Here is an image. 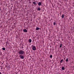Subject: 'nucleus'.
Segmentation results:
<instances>
[{"label": "nucleus", "mask_w": 74, "mask_h": 74, "mask_svg": "<svg viewBox=\"0 0 74 74\" xmlns=\"http://www.w3.org/2000/svg\"><path fill=\"white\" fill-rule=\"evenodd\" d=\"M50 57V58H52V55H51Z\"/></svg>", "instance_id": "nucleus-16"}, {"label": "nucleus", "mask_w": 74, "mask_h": 74, "mask_svg": "<svg viewBox=\"0 0 74 74\" xmlns=\"http://www.w3.org/2000/svg\"><path fill=\"white\" fill-rule=\"evenodd\" d=\"M0 74H2V73H1V72H0Z\"/></svg>", "instance_id": "nucleus-18"}, {"label": "nucleus", "mask_w": 74, "mask_h": 74, "mask_svg": "<svg viewBox=\"0 0 74 74\" xmlns=\"http://www.w3.org/2000/svg\"><path fill=\"white\" fill-rule=\"evenodd\" d=\"M19 56L20 58L22 59H24V56H23L22 55H19Z\"/></svg>", "instance_id": "nucleus-2"}, {"label": "nucleus", "mask_w": 74, "mask_h": 74, "mask_svg": "<svg viewBox=\"0 0 74 74\" xmlns=\"http://www.w3.org/2000/svg\"><path fill=\"white\" fill-rule=\"evenodd\" d=\"M65 61L66 62H69V60H68V58H67L66 59Z\"/></svg>", "instance_id": "nucleus-11"}, {"label": "nucleus", "mask_w": 74, "mask_h": 74, "mask_svg": "<svg viewBox=\"0 0 74 74\" xmlns=\"http://www.w3.org/2000/svg\"><path fill=\"white\" fill-rule=\"evenodd\" d=\"M6 14H5V15H6Z\"/></svg>", "instance_id": "nucleus-20"}, {"label": "nucleus", "mask_w": 74, "mask_h": 74, "mask_svg": "<svg viewBox=\"0 0 74 74\" xmlns=\"http://www.w3.org/2000/svg\"><path fill=\"white\" fill-rule=\"evenodd\" d=\"M2 49L3 50V51H4L5 50V47H3L2 48Z\"/></svg>", "instance_id": "nucleus-13"}, {"label": "nucleus", "mask_w": 74, "mask_h": 74, "mask_svg": "<svg viewBox=\"0 0 74 74\" xmlns=\"http://www.w3.org/2000/svg\"><path fill=\"white\" fill-rule=\"evenodd\" d=\"M64 14H63V15H62V19H63V18H64Z\"/></svg>", "instance_id": "nucleus-7"}, {"label": "nucleus", "mask_w": 74, "mask_h": 74, "mask_svg": "<svg viewBox=\"0 0 74 74\" xmlns=\"http://www.w3.org/2000/svg\"><path fill=\"white\" fill-rule=\"evenodd\" d=\"M28 41L29 43H30L31 42H32V39H29L28 40Z\"/></svg>", "instance_id": "nucleus-6"}, {"label": "nucleus", "mask_w": 74, "mask_h": 74, "mask_svg": "<svg viewBox=\"0 0 74 74\" xmlns=\"http://www.w3.org/2000/svg\"><path fill=\"white\" fill-rule=\"evenodd\" d=\"M62 70H64V69H65L64 67L63 66L62 68Z\"/></svg>", "instance_id": "nucleus-12"}, {"label": "nucleus", "mask_w": 74, "mask_h": 74, "mask_svg": "<svg viewBox=\"0 0 74 74\" xmlns=\"http://www.w3.org/2000/svg\"><path fill=\"white\" fill-rule=\"evenodd\" d=\"M1 10V9L0 8V11Z\"/></svg>", "instance_id": "nucleus-19"}, {"label": "nucleus", "mask_w": 74, "mask_h": 74, "mask_svg": "<svg viewBox=\"0 0 74 74\" xmlns=\"http://www.w3.org/2000/svg\"><path fill=\"white\" fill-rule=\"evenodd\" d=\"M37 10H38V11H40L41 10V9L40 8H38Z\"/></svg>", "instance_id": "nucleus-10"}, {"label": "nucleus", "mask_w": 74, "mask_h": 74, "mask_svg": "<svg viewBox=\"0 0 74 74\" xmlns=\"http://www.w3.org/2000/svg\"><path fill=\"white\" fill-rule=\"evenodd\" d=\"M63 59H62V60H61L60 61V62L61 63H62V62H63Z\"/></svg>", "instance_id": "nucleus-15"}, {"label": "nucleus", "mask_w": 74, "mask_h": 74, "mask_svg": "<svg viewBox=\"0 0 74 74\" xmlns=\"http://www.w3.org/2000/svg\"><path fill=\"white\" fill-rule=\"evenodd\" d=\"M32 49L34 51H35L36 49V47L35 46H34L32 47Z\"/></svg>", "instance_id": "nucleus-3"}, {"label": "nucleus", "mask_w": 74, "mask_h": 74, "mask_svg": "<svg viewBox=\"0 0 74 74\" xmlns=\"http://www.w3.org/2000/svg\"><path fill=\"white\" fill-rule=\"evenodd\" d=\"M62 44H60V48H61L62 47Z\"/></svg>", "instance_id": "nucleus-14"}, {"label": "nucleus", "mask_w": 74, "mask_h": 74, "mask_svg": "<svg viewBox=\"0 0 74 74\" xmlns=\"http://www.w3.org/2000/svg\"><path fill=\"white\" fill-rule=\"evenodd\" d=\"M53 25H56V23H55V22H54Z\"/></svg>", "instance_id": "nucleus-17"}, {"label": "nucleus", "mask_w": 74, "mask_h": 74, "mask_svg": "<svg viewBox=\"0 0 74 74\" xmlns=\"http://www.w3.org/2000/svg\"><path fill=\"white\" fill-rule=\"evenodd\" d=\"M23 31L24 32H25V33L27 32V30L26 29H23Z\"/></svg>", "instance_id": "nucleus-4"}, {"label": "nucleus", "mask_w": 74, "mask_h": 74, "mask_svg": "<svg viewBox=\"0 0 74 74\" xmlns=\"http://www.w3.org/2000/svg\"><path fill=\"white\" fill-rule=\"evenodd\" d=\"M33 4H34L35 5H36V3L35 1H34L33 2Z\"/></svg>", "instance_id": "nucleus-9"}, {"label": "nucleus", "mask_w": 74, "mask_h": 74, "mask_svg": "<svg viewBox=\"0 0 74 74\" xmlns=\"http://www.w3.org/2000/svg\"><path fill=\"white\" fill-rule=\"evenodd\" d=\"M40 29V28L37 27L36 29V30H38Z\"/></svg>", "instance_id": "nucleus-8"}, {"label": "nucleus", "mask_w": 74, "mask_h": 74, "mask_svg": "<svg viewBox=\"0 0 74 74\" xmlns=\"http://www.w3.org/2000/svg\"><path fill=\"white\" fill-rule=\"evenodd\" d=\"M18 53L19 55H23L25 53V52L22 50H20L18 51Z\"/></svg>", "instance_id": "nucleus-1"}, {"label": "nucleus", "mask_w": 74, "mask_h": 74, "mask_svg": "<svg viewBox=\"0 0 74 74\" xmlns=\"http://www.w3.org/2000/svg\"><path fill=\"white\" fill-rule=\"evenodd\" d=\"M41 4H42V3L41 2H40L38 3V5H39V6H40V5H41Z\"/></svg>", "instance_id": "nucleus-5"}]
</instances>
